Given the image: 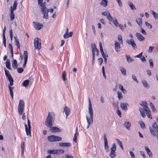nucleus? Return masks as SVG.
<instances>
[{
    "mask_svg": "<svg viewBox=\"0 0 158 158\" xmlns=\"http://www.w3.org/2000/svg\"><path fill=\"white\" fill-rule=\"evenodd\" d=\"M144 148L146 151L147 152L149 156L150 157H152V153L151 151H150L149 149L146 146H145Z\"/></svg>",
    "mask_w": 158,
    "mask_h": 158,
    "instance_id": "nucleus-27",
    "label": "nucleus"
},
{
    "mask_svg": "<svg viewBox=\"0 0 158 158\" xmlns=\"http://www.w3.org/2000/svg\"><path fill=\"white\" fill-rule=\"evenodd\" d=\"M89 101V113L90 115V117L88 115L86 116L87 121L88 123V125L87 128L88 129L90 126L91 123L93 122V111L92 108V106L90 99L88 98Z\"/></svg>",
    "mask_w": 158,
    "mask_h": 158,
    "instance_id": "nucleus-2",
    "label": "nucleus"
},
{
    "mask_svg": "<svg viewBox=\"0 0 158 158\" xmlns=\"http://www.w3.org/2000/svg\"><path fill=\"white\" fill-rule=\"evenodd\" d=\"M14 11L11 10L10 13V20L11 21H12L15 19V14L14 13Z\"/></svg>",
    "mask_w": 158,
    "mask_h": 158,
    "instance_id": "nucleus-37",
    "label": "nucleus"
},
{
    "mask_svg": "<svg viewBox=\"0 0 158 158\" xmlns=\"http://www.w3.org/2000/svg\"><path fill=\"white\" fill-rule=\"evenodd\" d=\"M27 123L28 127H27V125L26 124H25V125L26 134L27 135H30V136H31V125L30 124V121L28 119H27Z\"/></svg>",
    "mask_w": 158,
    "mask_h": 158,
    "instance_id": "nucleus-8",
    "label": "nucleus"
},
{
    "mask_svg": "<svg viewBox=\"0 0 158 158\" xmlns=\"http://www.w3.org/2000/svg\"><path fill=\"white\" fill-rule=\"evenodd\" d=\"M142 82L143 85L145 87L147 88H149L150 87L149 85L146 81H143Z\"/></svg>",
    "mask_w": 158,
    "mask_h": 158,
    "instance_id": "nucleus-35",
    "label": "nucleus"
},
{
    "mask_svg": "<svg viewBox=\"0 0 158 158\" xmlns=\"http://www.w3.org/2000/svg\"><path fill=\"white\" fill-rule=\"evenodd\" d=\"M17 0H15L14 1V4L13 5V7H12V6H11V10L14 11L16 9V7L17 6Z\"/></svg>",
    "mask_w": 158,
    "mask_h": 158,
    "instance_id": "nucleus-26",
    "label": "nucleus"
},
{
    "mask_svg": "<svg viewBox=\"0 0 158 158\" xmlns=\"http://www.w3.org/2000/svg\"><path fill=\"white\" fill-rule=\"evenodd\" d=\"M70 111V108L68 106H65L64 108V112L66 115V118H67L69 115Z\"/></svg>",
    "mask_w": 158,
    "mask_h": 158,
    "instance_id": "nucleus-16",
    "label": "nucleus"
},
{
    "mask_svg": "<svg viewBox=\"0 0 158 158\" xmlns=\"http://www.w3.org/2000/svg\"><path fill=\"white\" fill-rule=\"evenodd\" d=\"M33 23L34 27L37 30H40L43 27V25L39 23L33 22Z\"/></svg>",
    "mask_w": 158,
    "mask_h": 158,
    "instance_id": "nucleus-13",
    "label": "nucleus"
},
{
    "mask_svg": "<svg viewBox=\"0 0 158 158\" xmlns=\"http://www.w3.org/2000/svg\"><path fill=\"white\" fill-rule=\"evenodd\" d=\"M139 110L140 112V114L143 118H144L145 116V114L144 112V109H143L141 107H139Z\"/></svg>",
    "mask_w": 158,
    "mask_h": 158,
    "instance_id": "nucleus-30",
    "label": "nucleus"
},
{
    "mask_svg": "<svg viewBox=\"0 0 158 158\" xmlns=\"http://www.w3.org/2000/svg\"><path fill=\"white\" fill-rule=\"evenodd\" d=\"M139 104L143 107H144L143 109L144 110L146 108V109H148V103L146 101H142Z\"/></svg>",
    "mask_w": 158,
    "mask_h": 158,
    "instance_id": "nucleus-22",
    "label": "nucleus"
},
{
    "mask_svg": "<svg viewBox=\"0 0 158 158\" xmlns=\"http://www.w3.org/2000/svg\"><path fill=\"white\" fill-rule=\"evenodd\" d=\"M132 78L136 82H137V83H138V82H139L138 81L137 78H136L134 74H133L132 75Z\"/></svg>",
    "mask_w": 158,
    "mask_h": 158,
    "instance_id": "nucleus-53",
    "label": "nucleus"
},
{
    "mask_svg": "<svg viewBox=\"0 0 158 158\" xmlns=\"http://www.w3.org/2000/svg\"><path fill=\"white\" fill-rule=\"evenodd\" d=\"M118 97L119 100H121L123 98V96L122 95L121 92L119 91L117 92Z\"/></svg>",
    "mask_w": 158,
    "mask_h": 158,
    "instance_id": "nucleus-43",
    "label": "nucleus"
},
{
    "mask_svg": "<svg viewBox=\"0 0 158 158\" xmlns=\"http://www.w3.org/2000/svg\"><path fill=\"white\" fill-rule=\"evenodd\" d=\"M12 66L14 69H17L18 65L17 64V61L16 60L14 59L13 60L12 63Z\"/></svg>",
    "mask_w": 158,
    "mask_h": 158,
    "instance_id": "nucleus-24",
    "label": "nucleus"
},
{
    "mask_svg": "<svg viewBox=\"0 0 158 158\" xmlns=\"http://www.w3.org/2000/svg\"><path fill=\"white\" fill-rule=\"evenodd\" d=\"M102 15L106 16L107 19L109 21H112V17L108 11L106 12H102Z\"/></svg>",
    "mask_w": 158,
    "mask_h": 158,
    "instance_id": "nucleus-11",
    "label": "nucleus"
},
{
    "mask_svg": "<svg viewBox=\"0 0 158 158\" xmlns=\"http://www.w3.org/2000/svg\"><path fill=\"white\" fill-rule=\"evenodd\" d=\"M66 72L65 71H64L62 72V78L64 81H65L67 79L66 78Z\"/></svg>",
    "mask_w": 158,
    "mask_h": 158,
    "instance_id": "nucleus-41",
    "label": "nucleus"
},
{
    "mask_svg": "<svg viewBox=\"0 0 158 158\" xmlns=\"http://www.w3.org/2000/svg\"><path fill=\"white\" fill-rule=\"evenodd\" d=\"M104 147L105 150H109V146L108 144V141L106 138V135L104 134Z\"/></svg>",
    "mask_w": 158,
    "mask_h": 158,
    "instance_id": "nucleus-15",
    "label": "nucleus"
},
{
    "mask_svg": "<svg viewBox=\"0 0 158 158\" xmlns=\"http://www.w3.org/2000/svg\"><path fill=\"white\" fill-rule=\"evenodd\" d=\"M34 46L35 49L40 50L41 48V40L38 38H35L34 42Z\"/></svg>",
    "mask_w": 158,
    "mask_h": 158,
    "instance_id": "nucleus-6",
    "label": "nucleus"
},
{
    "mask_svg": "<svg viewBox=\"0 0 158 158\" xmlns=\"http://www.w3.org/2000/svg\"><path fill=\"white\" fill-rule=\"evenodd\" d=\"M116 1L118 2V5L120 7H122V2L120 0H116Z\"/></svg>",
    "mask_w": 158,
    "mask_h": 158,
    "instance_id": "nucleus-63",
    "label": "nucleus"
},
{
    "mask_svg": "<svg viewBox=\"0 0 158 158\" xmlns=\"http://www.w3.org/2000/svg\"><path fill=\"white\" fill-rule=\"evenodd\" d=\"M144 110L146 111V115H147L148 118H150L151 116V112L148 109H146L145 108Z\"/></svg>",
    "mask_w": 158,
    "mask_h": 158,
    "instance_id": "nucleus-34",
    "label": "nucleus"
},
{
    "mask_svg": "<svg viewBox=\"0 0 158 158\" xmlns=\"http://www.w3.org/2000/svg\"><path fill=\"white\" fill-rule=\"evenodd\" d=\"M128 5L131 8L132 10H136V8L132 2H129L128 3Z\"/></svg>",
    "mask_w": 158,
    "mask_h": 158,
    "instance_id": "nucleus-36",
    "label": "nucleus"
},
{
    "mask_svg": "<svg viewBox=\"0 0 158 158\" xmlns=\"http://www.w3.org/2000/svg\"><path fill=\"white\" fill-rule=\"evenodd\" d=\"M64 157L65 158H74V156L66 154L64 155Z\"/></svg>",
    "mask_w": 158,
    "mask_h": 158,
    "instance_id": "nucleus-56",
    "label": "nucleus"
},
{
    "mask_svg": "<svg viewBox=\"0 0 158 158\" xmlns=\"http://www.w3.org/2000/svg\"><path fill=\"white\" fill-rule=\"evenodd\" d=\"M24 102L23 100H20L18 107V111L20 115L23 114L24 110Z\"/></svg>",
    "mask_w": 158,
    "mask_h": 158,
    "instance_id": "nucleus-4",
    "label": "nucleus"
},
{
    "mask_svg": "<svg viewBox=\"0 0 158 158\" xmlns=\"http://www.w3.org/2000/svg\"><path fill=\"white\" fill-rule=\"evenodd\" d=\"M64 152V151L63 149L48 150V153L49 154H61Z\"/></svg>",
    "mask_w": 158,
    "mask_h": 158,
    "instance_id": "nucleus-9",
    "label": "nucleus"
},
{
    "mask_svg": "<svg viewBox=\"0 0 158 158\" xmlns=\"http://www.w3.org/2000/svg\"><path fill=\"white\" fill-rule=\"evenodd\" d=\"M107 0H102L100 4L104 7H106L107 6Z\"/></svg>",
    "mask_w": 158,
    "mask_h": 158,
    "instance_id": "nucleus-38",
    "label": "nucleus"
},
{
    "mask_svg": "<svg viewBox=\"0 0 158 158\" xmlns=\"http://www.w3.org/2000/svg\"><path fill=\"white\" fill-rule=\"evenodd\" d=\"M118 26L121 29V30L122 31H123L124 30V27H123V25L120 24H118Z\"/></svg>",
    "mask_w": 158,
    "mask_h": 158,
    "instance_id": "nucleus-64",
    "label": "nucleus"
},
{
    "mask_svg": "<svg viewBox=\"0 0 158 158\" xmlns=\"http://www.w3.org/2000/svg\"><path fill=\"white\" fill-rule=\"evenodd\" d=\"M10 82V83L8 84V85H13L14 80L13 78L8 80Z\"/></svg>",
    "mask_w": 158,
    "mask_h": 158,
    "instance_id": "nucleus-54",
    "label": "nucleus"
},
{
    "mask_svg": "<svg viewBox=\"0 0 158 158\" xmlns=\"http://www.w3.org/2000/svg\"><path fill=\"white\" fill-rule=\"evenodd\" d=\"M59 145L63 147H70L72 145L69 142L67 143H59Z\"/></svg>",
    "mask_w": 158,
    "mask_h": 158,
    "instance_id": "nucleus-18",
    "label": "nucleus"
},
{
    "mask_svg": "<svg viewBox=\"0 0 158 158\" xmlns=\"http://www.w3.org/2000/svg\"><path fill=\"white\" fill-rule=\"evenodd\" d=\"M116 140L117 141V143H118V144L119 145V146H121L122 145V143L118 139H116Z\"/></svg>",
    "mask_w": 158,
    "mask_h": 158,
    "instance_id": "nucleus-55",
    "label": "nucleus"
},
{
    "mask_svg": "<svg viewBox=\"0 0 158 158\" xmlns=\"http://www.w3.org/2000/svg\"><path fill=\"white\" fill-rule=\"evenodd\" d=\"M24 143L23 142L21 144V152L22 154H23V153L24 152Z\"/></svg>",
    "mask_w": 158,
    "mask_h": 158,
    "instance_id": "nucleus-51",
    "label": "nucleus"
},
{
    "mask_svg": "<svg viewBox=\"0 0 158 158\" xmlns=\"http://www.w3.org/2000/svg\"><path fill=\"white\" fill-rule=\"evenodd\" d=\"M42 11L44 14L43 18L45 19H48V9L42 10Z\"/></svg>",
    "mask_w": 158,
    "mask_h": 158,
    "instance_id": "nucleus-17",
    "label": "nucleus"
},
{
    "mask_svg": "<svg viewBox=\"0 0 158 158\" xmlns=\"http://www.w3.org/2000/svg\"><path fill=\"white\" fill-rule=\"evenodd\" d=\"M23 54L24 56V61L23 66V68H25L27 61L28 54L27 51H24Z\"/></svg>",
    "mask_w": 158,
    "mask_h": 158,
    "instance_id": "nucleus-12",
    "label": "nucleus"
},
{
    "mask_svg": "<svg viewBox=\"0 0 158 158\" xmlns=\"http://www.w3.org/2000/svg\"><path fill=\"white\" fill-rule=\"evenodd\" d=\"M145 24L146 26H147L149 28H152V26L149 23H148L147 22H146L145 23Z\"/></svg>",
    "mask_w": 158,
    "mask_h": 158,
    "instance_id": "nucleus-59",
    "label": "nucleus"
},
{
    "mask_svg": "<svg viewBox=\"0 0 158 158\" xmlns=\"http://www.w3.org/2000/svg\"><path fill=\"white\" fill-rule=\"evenodd\" d=\"M151 13L155 19L156 20L158 19V14L153 10L151 11Z\"/></svg>",
    "mask_w": 158,
    "mask_h": 158,
    "instance_id": "nucleus-31",
    "label": "nucleus"
},
{
    "mask_svg": "<svg viewBox=\"0 0 158 158\" xmlns=\"http://www.w3.org/2000/svg\"><path fill=\"white\" fill-rule=\"evenodd\" d=\"M29 80H26L23 82V85L24 86L26 87L29 84Z\"/></svg>",
    "mask_w": 158,
    "mask_h": 158,
    "instance_id": "nucleus-44",
    "label": "nucleus"
},
{
    "mask_svg": "<svg viewBox=\"0 0 158 158\" xmlns=\"http://www.w3.org/2000/svg\"><path fill=\"white\" fill-rule=\"evenodd\" d=\"M126 56L127 58V60L128 63H130L134 60L132 59L130 56L126 55Z\"/></svg>",
    "mask_w": 158,
    "mask_h": 158,
    "instance_id": "nucleus-39",
    "label": "nucleus"
},
{
    "mask_svg": "<svg viewBox=\"0 0 158 158\" xmlns=\"http://www.w3.org/2000/svg\"><path fill=\"white\" fill-rule=\"evenodd\" d=\"M128 105V104L127 103H123L121 102L120 103L121 107L122 109L124 110H127V106Z\"/></svg>",
    "mask_w": 158,
    "mask_h": 158,
    "instance_id": "nucleus-23",
    "label": "nucleus"
},
{
    "mask_svg": "<svg viewBox=\"0 0 158 158\" xmlns=\"http://www.w3.org/2000/svg\"><path fill=\"white\" fill-rule=\"evenodd\" d=\"M47 138L48 141L50 142L60 141L62 139L61 137L55 135L49 136Z\"/></svg>",
    "mask_w": 158,
    "mask_h": 158,
    "instance_id": "nucleus-5",
    "label": "nucleus"
},
{
    "mask_svg": "<svg viewBox=\"0 0 158 158\" xmlns=\"http://www.w3.org/2000/svg\"><path fill=\"white\" fill-rule=\"evenodd\" d=\"M6 68L9 69H11V68L10 67V61L9 59H7L6 62Z\"/></svg>",
    "mask_w": 158,
    "mask_h": 158,
    "instance_id": "nucleus-33",
    "label": "nucleus"
},
{
    "mask_svg": "<svg viewBox=\"0 0 158 158\" xmlns=\"http://www.w3.org/2000/svg\"><path fill=\"white\" fill-rule=\"evenodd\" d=\"M17 69V72L19 73H21L23 71V68H19Z\"/></svg>",
    "mask_w": 158,
    "mask_h": 158,
    "instance_id": "nucleus-50",
    "label": "nucleus"
},
{
    "mask_svg": "<svg viewBox=\"0 0 158 158\" xmlns=\"http://www.w3.org/2000/svg\"><path fill=\"white\" fill-rule=\"evenodd\" d=\"M55 114L53 112H49L45 121L46 126L51 128V131L53 132H60L61 131L60 129L56 127H52L53 123L55 119Z\"/></svg>",
    "mask_w": 158,
    "mask_h": 158,
    "instance_id": "nucleus-1",
    "label": "nucleus"
},
{
    "mask_svg": "<svg viewBox=\"0 0 158 158\" xmlns=\"http://www.w3.org/2000/svg\"><path fill=\"white\" fill-rule=\"evenodd\" d=\"M96 50H94V49H93L92 50V58H93L94 59V58H95V52H96Z\"/></svg>",
    "mask_w": 158,
    "mask_h": 158,
    "instance_id": "nucleus-61",
    "label": "nucleus"
},
{
    "mask_svg": "<svg viewBox=\"0 0 158 158\" xmlns=\"http://www.w3.org/2000/svg\"><path fill=\"white\" fill-rule=\"evenodd\" d=\"M116 147L115 144L113 143L112 144V147L110 149V156L111 158H114L116 156Z\"/></svg>",
    "mask_w": 158,
    "mask_h": 158,
    "instance_id": "nucleus-7",
    "label": "nucleus"
},
{
    "mask_svg": "<svg viewBox=\"0 0 158 158\" xmlns=\"http://www.w3.org/2000/svg\"><path fill=\"white\" fill-rule=\"evenodd\" d=\"M154 47L153 46H150L148 50V53H151L152 52L153 50L154 49Z\"/></svg>",
    "mask_w": 158,
    "mask_h": 158,
    "instance_id": "nucleus-49",
    "label": "nucleus"
},
{
    "mask_svg": "<svg viewBox=\"0 0 158 158\" xmlns=\"http://www.w3.org/2000/svg\"><path fill=\"white\" fill-rule=\"evenodd\" d=\"M118 41L121 44H123L122 37L121 35H119L118 36Z\"/></svg>",
    "mask_w": 158,
    "mask_h": 158,
    "instance_id": "nucleus-46",
    "label": "nucleus"
},
{
    "mask_svg": "<svg viewBox=\"0 0 158 158\" xmlns=\"http://www.w3.org/2000/svg\"><path fill=\"white\" fill-rule=\"evenodd\" d=\"M14 38H15V44L16 45L19 44V40L17 37L15 36Z\"/></svg>",
    "mask_w": 158,
    "mask_h": 158,
    "instance_id": "nucleus-52",
    "label": "nucleus"
},
{
    "mask_svg": "<svg viewBox=\"0 0 158 158\" xmlns=\"http://www.w3.org/2000/svg\"><path fill=\"white\" fill-rule=\"evenodd\" d=\"M10 38L11 39V40L12 41L13 39V31L12 29H10Z\"/></svg>",
    "mask_w": 158,
    "mask_h": 158,
    "instance_id": "nucleus-57",
    "label": "nucleus"
},
{
    "mask_svg": "<svg viewBox=\"0 0 158 158\" xmlns=\"http://www.w3.org/2000/svg\"><path fill=\"white\" fill-rule=\"evenodd\" d=\"M111 22H112L113 23L116 27H117L118 25V23L117 21V20L115 18H114L113 19L112 18V21Z\"/></svg>",
    "mask_w": 158,
    "mask_h": 158,
    "instance_id": "nucleus-40",
    "label": "nucleus"
},
{
    "mask_svg": "<svg viewBox=\"0 0 158 158\" xmlns=\"http://www.w3.org/2000/svg\"><path fill=\"white\" fill-rule=\"evenodd\" d=\"M139 124L142 129H144L145 128V124L142 121L140 122Z\"/></svg>",
    "mask_w": 158,
    "mask_h": 158,
    "instance_id": "nucleus-47",
    "label": "nucleus"
},
{
    "mask_svg": "<svg viewBox=\"0 0 158 158\" xmlns=\"http://www.w3.org/2000/svg\"><path fill=\"white\" fill-rule=\"evenodd\" d=\"M98 61L100 65H101L103 62V60L102 58H100L98 59Z\"/></svg>",
    "mask_w": 158,
    "mask_h": 158,
    "instance_id": "nucleus-62",
    "label": "nucleus"
},
{
    "mask_svg": "<svg viewBox=\"0 0 158 158\" xmlns=\"http://www.w3.org/2000/svg\"><path fill=\"white\" fill-rule=\"evenodd\" d=\"M114 48L115 51L117 52H118L120 51V43L116 41H115L114 43Z\"/></svg>",
    "mask_w": 158,
    "mask_h": 158,
    "instance_id": "nucleus-14",
    "label": "nucleus"
},
{
    "mask_svg": "<svg viewBox=\"0 0 158 158\" xmlns=\"http://www.w3.org/2000/svg\"><path fill=\"white\" fill-rule=\"evenodd\" d=\"M91 47L92 49H94V50H95V49H97V48H96V46L95 44H93L92 43L91 44Z\"/></svg>",
    "mask_w": 158,
    "mask_h": 158,
    "instance_id": "nucleus-58",
    "label": "nucleus"
},
{
    "mask_svg": "<svg viewBox=\"0 0 158 158\" xmlns=\"http://www.w3.org/2000/svg\"><path fill=\"white\" fill-rule=\"evenodd\" d=\"M126 42L128 44V45H131L134 50H135L136 49L137 47L133 39L127 40Z\"/></svg>",
    "mask_w": 158,
    "mask_h": 158,
    "instance_id": "nucleus-10",
    "label": "nucleus"
},
{
    "mask_svg": "<svg viewBox=\"0 0 158 158\" xmlns=\"http://www.w3.org/2000/svg\"><path fill=\"white\" fill-rule=\"evenodd\" d=\"M77 128H76V132L74 135V137H73V139L75 143H77V137L76 136V134H77Z\"/></svg>",
    "mask_w": 158,
    "mask_h": 158,
    "instance_id": "nucleus-45",
    "label": "nucleus"
},
{
    "mask_svg": "<svg viewBox=\"0 0 158 158\" xmlns=\"http://www.w3.org/2000/svg\"><path fill=\"white\" fill-rule=\"evenodd\" d=\"M152 127H152H150L149 128L150 131L152 135L155 136L156 135L155 132L157 133V134H158V127L156 123H154L152 125Z\"/></svg>",
    "mask_w": 158,
    "mask_h": 158,
    "instance_id": "nucleus-3",
    "label": "nucleus"
},
{
    "mask_svg": "<svg viewBox=\"0 0 158 158\" xmlns=\"http://www.w3.org/2000/svg\"><path fill=\"white\" fill-rule=\"evenodd\" d=\"M149 62L150 63V66L151 68H153V63L152 60L151 59H149Z\"/></svg>",
    "mask_w": 158,
    "mask_h": 158,
    "instance_id": "nucleus-48",
    "label": "nucleus"
},
{
    "mask_svg": "<svg viewBox=\"0 0 158 158\" xmlns=\"http://www.w3.org/2000/svg\"><path fill=\"white\" fill-rule=\"evenodd\" d=\"M120 70L121 71L122 74L123 76H126L127 74L126 73V69L123 67H121L120 68Z\"/></svg>",
    "mask_w": 158,
    "mask_h": 158,
    "instance_id": "nucleus-32",
    "label": "nucleus"
},
{
    "mask_svg": "<svg viewBox=\"0 0 158 158\" xmlns=\"http://www.w3.org/2000/svg\"><path fill=\"white\" fill-rule=\"evenodd\" d=\"M5 76L8 79V80L12 78L9 72L5 69Z\"/></svg>",
    "mask_w": 158,
    "mask_h": 158,
    "instance_id": "nucleus-20",
    "label": "nucleus"
},
{
    "mask_svg": "<svg viewBox=\"0 0 158 158\" xmlns=\"http://www.w3.org/2000/svg\"><path fill=\"white\" fill-rule=\"evenodd\" d=\"M40 6L41 7V10H43L44 9H47L46 7V2H44V3L42 2V3L40 4Z\"/></svg>",
    "mask_w": 158,
    "mask_h": 158,
    "instance_id": "nucleus-42",
    "label": "nucleus"
},
{
    "mask_svg": "<svg viewBox=\"0 0 158 158\" xmlns=\"http://www.w3.org/2000/svg\"><path fill=\"white\" fill-rule=\"evenodd\" d=\"M136 21L138 25L141 27L142 23V18H138L136 19Z\"/></svg>",
    "mask_w": 158,
    "mask_h": 158,
    "instance_id": "nucleus-25",
    "label": "nucleus"
},
{
    "mask_svg": "<svg viewBox=\"0 0 158 158\" xmlns=\"http://www.w3.org/2000/svg\"><path fill=\"white\" fill-rule=\"evenodd\" d=\"M11 86L12 85H8V87L9 89L10 94L11 98L12 99H13L14 94L13 90L14 89V87H12Z\"/></svg>",
    "mask_w": 158,
    "mask_h": 158,
    "instance_id": "nucleus-28",
    "label": "nucleus"
},
{
    "mask_svg": "<svg viewBox=\"0 0 158 158\" xmlns=\"http://www.w3.org/2000/svg\"><path fill=\"white\" fill-rule=\"evenodd\" d=\"M124 126L128 130L130 129L131 123L128 122H125L123 124Z\"/></svg>",
    "mask_w": 158,
    "mask_h": 158,
    "instance_id": "nucleus-21",
    "label": "nucleus"
},
{
    "mask_svg": "<svg viewBox=\"0 0 158 158\" xmlns=\"http://www.w3.org/2000/svg\"><path fill=\"white\" fill-rule=\"evenodd\" d=\"M99 44V46H100V52L101 53V54L102 56V57H104L106 56V55L104 54V51L103 50L102 47V44L100 42Z\"/></svg>",
    "mask_w": 158,
    "mask_h": 158,
    "instance_id": "nucleus-29",
    "label": "nucleus"
},
{
    "mask_svg": "<svg viewBox=\"0 0 158 158\" xmlns=\"http://www.w3.org/2000/svg\"><path fill=\"white\" fill-rule=\"evenodd\" d=\"M102 74L103 75L104 77L105 78H106V76L105 74V69H104V66H103L102 67Z\"/></svg>",
    "mask_w": 158,
    "mask_h": 158,
    "instance_id": "nucleus-60",
    "label": "nucleus"
},
{
    "mask_svg": "<svg viewBox=\"0 0 158 158\" xmlns=\"http://www.w3.org/2000/svg\"><path fill=\"white\" fill-rule=\"evenodd\" d=\"M135 35L138 39L140 41H143L144 40V38L141 34L138 33H136Z\"/></svg>",
    "mask_w": 158,
    "mask_h": 158,
    "instance_id": "nucleus-19",
    "label": "nucleus"
}]
</instances>
